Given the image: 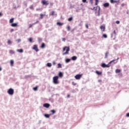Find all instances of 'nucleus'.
Wrapping results in <instances>:
<instances>
[{
    "label": "nucleus",
    "instance_id": "nucleus-1",
    "mask_svg": "<svg viewBox=\"0 0 129 129\" xmlns=\"http://www.w3.org/2000/svg\"><path fill=\"white\" fill-rule=\"evenodd\" d=\"M118 59H119V58L118 57L116 59L111 60L110 62H109L108 63V64H106L105 63H103L101 64V66L103 68H108L110 67V66L109 65V64H111V63H113V64H116V63H117V61H116V60H118ZM116 61L115 62H114V61Z\"/></svg>",
    "mask_w": 129,
    "mask_h": 129
},
{
    "label": "nucleus",
    "instance_id": "nucleus-2",
    "mask_svg": "<svg viewBox=\"0 0 129 129\" xmlns=\"http://www.w3.org/2000/svg\"><path fill=\"white\" fill-rule=\"evenodd\" d=\"M59 77L58 76H54L53 77L52 80H53V83L54 84H59Z\"/></svg>",
    "mask_w": 129,
    "mask_h": 129
},
{
    "label": "nucleus",
    "instance_id": "nucleus-3",
    "mask_svg": "<svg viewBox=\"0 0 129 129\" xmlns=\"http://www.w3.org/2000/svg\"><path fill=\"white\" fill-rule=\"evenodd\" d=\"M65 50H66V52L62 53L63 55H68V54H69V51H70V48H69V47L65 46L63 48V51H65Z\"/></svg>",
    "mask_w": 129,
    "mask_h": 129
},
{
    "label": "nucleus",
    "instance_id": "nucleus-4",
    "mask_svg": "<svg viewBox=\"0 0 129 129\" xmlns=\"http://www.w3.org/2000/svg\"><path fill=\"white\" fill-rule=\"evenodd\" d=\"M7 93H8L9 95H14V93H15V91L13 89L10 88L7 91Z\"/></svg>",
    "mask_w": 129,
    "mask_h": 129
},
{
    "label": "nucleus",
    "instance_id": "nucleus-5",
    "mask_svg": "<svg viewBox=\"0 0 129 129\" xmlns=\"http://www.w3.org/2000/svg\"><path fill=\"white\" fill-rule=\"evenodd\" d=\"M41 3L43 6H48V5H49V1H48L42 0Z\"/></svg>",
    "mask_w": 129,
    "mask_h": 129
},
{
    "label": "nucleus",
    "instance_id": "nucleus-6",
    "mask_svg": "<svg viewBox=\"0 0 129 129\" xmlns=\"http://www.w3.org/2000/svg\"><path fill=\"white\" fill-rule=\"evenodd\" d=\"M83 75V74H78V75H77L75 76V78L77 80H79V79H80L82 77V76Z\"/></svg>",
    "mask_w": 129,
    "mask_h": 129
},
{
    "label": "nucleus",
    "instance_id": "nucleus-7",
    "mask_svg": "<svg viewBox=\"0 0 129 129\" xmlns=\"http://www.w3.org/2000/svg\"><path fill=\"white\" fill-rule=\"evenodd\" d=\"M32 49L36 52H39V48H38V45L37 44L34 45Z\"/></svg>",
    "mask_w": 129,
    "mask_h": 129
},
{
    "label": "nucleus",
    "instance_id": "nucleus-8",
    "mask_svg": "<svg viewBox=\"0 0 129 129\" xmlns=\"http://www.w3.org/2000/svg\"><path fill=\"white\" fill-rule=\"evenodd\" d=\"M43 107H46V108H49L50 107V104L45 103L43 104Z\"/></svg>",
    "mask_w": 129,
    "mask_h": 129
},
{
    "label": "nucleus",
    "instance_id": "nucleus-9",
    "mask_svg": "<svg viewBox=\"0 0 129 129\" xmlns=\"http://www.w3.org/2000/svg\"><path fill=\"white\" fill-rule=\"evenodd\" d=\"M103 7L104 8H108L109 7V3H106L103 4Z\"/></svg>",
    "mask_w": 129,
    "mask_h": 129
},
{
    "label": "nucleus",
    "instance_id": "nucleus-10",
    "mask_svg": "<svg viewBox=\"0 0 129 129\" xmlns=\"http://www.w3.org/2000/svg\"><path fill=\"white\" fill-rule=\"evenodd\" d=\"M95 73L97 74V75H102V72H99L98 71H96L95 72Z\"/></svg>",
    "mask_w": 129,
    "mask_h": 129
},
{
    "label": "nucleus",
    "instance_id": "nucleus-11",
    "mask_svg": "<svg viewBox=\"0 0 129 129\" xmlns=\"http://www.w3.org/2000/svg\"><path fill=\"white\" fill-rule=\"evenodd\" d=\"M100 29L103 31L104 32V31H105V27L103 26H100Z\"/></svg>",
    "mask_w": 129,
    "mask_h": 129
},
{
    "label": "nucleus",
    "instance_id": "nucleus-12",
    "mask_svg": "<svg viewBox=\"0 0 129 129\" xmlns=\"http://www.w3.org/2000/svg\"><path fill=\"white\" fill-rule=\"evenodd\" d=\"M45 16H46V15L40 14L39 19L42 20V19H43Z\"/></svg>",
    "mask_w": 129,
    "mask_h": 129
},
{
    "label": "nucleus",
    "instance_id": "nucleus-13",
    "mask_svg": "<svg viewBox=\"0 0 129 129\" xmlns=\"http://www.w3.org/2000/svg\"><path fill=\"white\" fill-rule=\"evenodd\" d=\"M45 47H46V45H45V44L44 43H42L40 48H42V49H44V48H45Z\"/></svg>",
    "mask_w": 129,
    "mask_h": 129
},
{
    "label": "nucleus",
    "instance_id": "nucleus-14",
    "mask_svg": "<svg viewBox=\"0 0 129 129\" xmlns=\"http://www.w3.org/2000/svg\"><path fill=\"white\" fill-rule=\"evenodd\" d=\"M17 52L19 53H23L24 52V50L23 49H17Z\"/></svg>",
    "mask_w": 129,
    "mask_h": 129
},
{
    "label": "nucleus",
    "instance_id": "nucleus-15",
    "mask_svg": "<svg viewBox=\"0 0 129 129\" xmlns=\"http://www.w3.org/2000/svg\"><path fill=\"white\" fill-rule=\"evenodd\" d=\"M72 59L73 61H75V60H77V56H74L72 57Z\"/></svg>",
    "mask_w": 129,
    "mask_h": 129
},
{
    "label": "nucleus",
    "instance_id": "nucleus-16",
    "mask_svg": "<svg viewBox=\"0 0 129 129\" xmlns=\"http://www.w3.org/2000/svg\"><path fill=\"white\" fill-rule=\"evenodd\" d=\"M111 4H113L114 3H117V1H114V0H110V1Z\"/></svg>",
    "mask_w": 129,
    "mask_h": 129
},
{
    "label": "nucleus",
    "instance_id": "nucleus-17",
    "mask_svg": "<svg viewBox=\"0 0 129 129\" xmlns=\"http://www.w3.org/2000/svg\"><path fill=\"white\" fill-rule=\"evenodd\" d=\"M12 27H17L18 26V23H13L11 24Z\"/></svg>",
    "mask_w": 129,
    "mask_h": 129
},
{
    "label": "nucleus",
    "instance_id": "nucleus-18",
    "mask_svg": "<svg viewBox=\"0 0 129 129\" xmlns=\"http://www.w3.org/2000/svg\"><path fill=\"white\" fill-rule=\"evenodd\" d=\"M55 15V11H52L50 14L49 16H54Z\"/></svg>",
    "mask_w": 129,
    "mask_h": 129
},
{
    "label": "nucleus",
    "instance_id": "nucleus-19",
    "mask_svg": "<svg viewBox=\"0 0 129 129\" xmlns=\"http://www.w3.org/2000/svg\"><path fill=\"white\" fill-rule=\"evenodd\" d=\"M121 70H119V69H116L115 70V73H120V72H121Z\"/></svg>",
    "mask_w": 129,
    "mask_h": 129
},
{
    "label": "nucleus",
    "instance_id": "nucleus-20",
    "mask_svg": "<svg viewBox=\"0 0 129 129\" xmlns=\"http://www.w3.org/2000/svg\"><path fill=\"white\" fill-rule=\"evenodd\" d=\"M57 25L58 26H63V25H64L63 23H61V22H57Z\"/></svg>",
    "mask_w": 129,
    "mask_h": 129
},
{
    "label": "nucleus",
    "instance_id": "nucleus-21",
    "mask_svg": "<svg viewBox=\"0 0 129 129\" xmlns=\"http://www.w3.org/2000/svg\"><path fill=\"white\" fill-rule=\"evenodd\" d=\"M14 61L13 60H11L10 61L11 66H14Z\"/></svg>",
    "mask_w": 129,
    "mask_h": 129
},
{
    "label": "nucleus",
    "instance_id": "nucleus-22",
    "mask_svg": "<svg viewBox=\"0 0 129 129\" xmlns=\"http://www.w3.org/2000/svg\"><path fill=\"white\" fill-rule=\"evenodd\" d=\"M58 75L59 77H63V73H62V72H59Z\"/></svg>",
    "mask_w": 129,
    "mask_h": 129
},
{
    "label": "nucleus",
    "instance_id": "nucleus-23",
    "mask_svg": "<svg viewBox=\"0 0 129 129\" xmlns=\"http://www.w3.org/2000/svg\"><path fill=\"white\" fill-rule=\"evenodd\" d=\"M38 86H37L36 87H34L33 88V90H34V91H37V90H38Z\"/></svg>",
    "mask_w": 129,
    "mask_h": 129
},
{
    "label": "nucleus",
    "instance_id": "nucleus-24",
    "mask_svg": "<svg viewBox=\"0 0 129 129\" xmlns=\"http://www.w3.org/2000/svg\"><path fill=\"white\" fill-rule=\"evenodd\" d=\"M9 53H10V54H15V51H14V50H10L9 51Z\"/></svg>",
    "mask_w": 129,
    "mask_h": 129
},
{
    "label": "nucleus",
    "instance_id": "nucleus-25",
    "mask_svg": "<svg viewBox=\"0 0 129 129\" xmlns=\"http://www.w3.org/2000/svg\"><path fill=\"white\" fill-rule=\"evenodd\" d=\"M44 116H45V117H46L47 118H49V117H50V114H45L44 115Z\"/></svg>",
    "mask_w": 129,
    "mask_h": 129
},
{
    "label": "nucleus",
    "instance_id": "nucleus-26",
    "mask_svg": "<svg viewBox=\"0 0 129 129\" xmlns=\"http://www.w3.org/2000/svg\"><path fill=\"white\" fill-rule=\"evenodd\" d=\"M14 18L11 19L10 20V23H11V24H12V23H14Z\"/></svg>",
    "mask_w": 129,
    "mask_h": 129
},
{
    "label": "nucleus",
    "instance_id": "nucleus-27",
    "mask_svg": "<svg viewBox=\"0 0 129 129\" xmlns=\"http://www.w3.org/2000/svg\"><path fill=\"white\" fill-rule=\"evenodd\" d=\"M47 67H51V66H52V63L48 62L47 63Z\"/></svg>",
    "mask_w": 129,
    "mask_h": 129
},
{
    "label": "nucleus",
    "instance_id": "nucleus-28",
    "mask_svg": "<svg viewBox=\"0 0 129 129\" xmlns=\"http://www.w3.org/2000/svg\"><path fill=\"white\" fill-rule=\"evenodd\" d=\"M70 61H71V59H69V58H67V59H66V62L67 63H69V62H70Z\"/></svg>",
    "mask_w": 129,
    "mask_h": 129
},
{
    "label": "nucleus",
    "instance_id": "nucleus-29",
    "mask_svg": "<svg viewBox=\"0 0 129 129\" xmlns=\"http://www.w3.org/2000/svg\"><path fill=\"white\" fill-rule=\"evenodd\" d=\"M28 41H29L30 43H32V42L33 41V38H32V37L29 38Z\"/></svg>",
    "mask_w": 129,
    "mask_h": 129
},
{
    "label": "nucleus",
    "instance_id": "nucleus-30",
    "mask_svg": "<svg viewBox=\"0 0 129 129\" xmlns=\"http://www.w3.org/2000/svg\"><path fill=\"white\" fill-rule=\"evenodd\" d=\"M50 112H52V114H54V113H55V112H56V111H55V110H51Z\"/></svg>",
    "mask_w": 129,
    "mask_h": 129
},
{
    "label": "nucleus",
    "instance_id": "nucleus-31",
    "mask_svg": "<svg viewBox=\"0 0 129 129\" xmlns=\"http://www.w3.org/2000/svg\"><path fill=\"white\" fill-rule=\"evenodd\" d=\"M58 68H62V66L61 65L60 63H58Z\"/></svg>",
    "mask_w": 129,
    "mask_h": 129
},
{
    "label": "nucleus",
    "instance_id": "nucleus-32",
    "mask_svg": "<svg viewBox=\"0 0 129 129\" xmlns=\"http://www.w3.org/2000/svg\"><path fill=\"white\" fill-rule=\"evenodd\" d=\"M72 20H73V17H70V18L68 19V21L69 22L72 21Z\"/></svg>",
    "mask_w": 129,
    "mask_h": 129
},
{
    "label": "nucleus",
    "instance_id": "nucleus-33",
    "mask_svg": "<svg viewBox=\"0 0 129 129\" xmlns=\"http://www.w3.org/2000/svg\"><path fill=\"white\" fill-rule=\"evenodd\" d=\"M67 29H68V31H70L71 27H70V26H68Z\"/></svg>",
    "mask_w": 129,
    "mask_h": 129
},
{
    "label": "nucleus",
    "instance_id": "nucleus-34",
    "mask_svg": "<svg viewBox=\"0 0 129 129\" xmlns=\"http://www.w3.org/2000/svg\"><path fill=\"white\" fill-rule=\"evenodd\" d=\"M103 38H107V35L106 34H103Z\"/></svg>",
    "mask_w": 129,
    "mask_h": 129
},
{
    "label": "nucleus",
    "instance_id": "nucleus-35",
    "mask_svg": "<svg viewBox=\"0 0 129 129\" xmlns=\"http://www.w3.org/2000/svg\"><path fill=\"white\" fill-rule=\"evenodd\" d=\"M8 44H9V45L12 44V41L10 40H8Z\"/></svg>",
    "mask_w": 129,
    "mask_h": 129
},
{
    "label": "nucleus",
    "instance_id": "nucleus-36",
    "mask_svg": "<svg viewBox=\"0 0 129 129\" xmlns=\"http://www.w3.org/2000/svg\"><path fill=\"white\" fill-rule=\"evenodd\" d=\"M89 2L91 5H93V0H89Z\"/></svg>",
    "mask_w": 129,
    "mask_h": 129
},
{
    "label": "nucleus",
    "instance_id": "nucleus-37",
    "mask_svg": "<svg viewBox=\"0 0 129 129\" xmlns=\"http://www.w3.org/2000/svg\"><path fill=\"white\" fill-rule=\"evenodd\" d=\"M21 39H18L17 40H16V42H18V43H20V42H21Z\"/></svg>",
    "mask_w": 129,
    "mask_h": 129
},
{
    "label": "nucleus",
    "instance_id": "nucleus-38",
    "mask_svg": "<svg viewBox=\"0 0 129 129\" xmlns=\"http://www.w3.org/2000/svg\"><path fill=\"white\" fill-rule=\"evenodd\" d=\"M108 55V52H106L105 58H107V55Z\"/></svg>",
    "mask_w": 129,
    "mask_h": 129
},
{
    "label": "nucleus",
    "instance_id": "nucleus-39",
    "mask_svg": "<svg viewBox=\"0 0 129 129\" xmlns=\"http://www.w3.org/2000/svg\"><path fill=\"white\" fill-rule=\"evenodd\" d=\"M95 6H97V5H98V3H98V0H95Z\"/></svg>",
    "mask_w": 129,
    "mask_h": 129
},
{
    "label": "nucleus",
    "instance_id": "nucleus-40",
    "mask_svg": "<svg viewBox=\"0 0 129 129\" xmlns=\"http://www.w3.org/2000/svg\"><path fill=\"white\" fill-rule=\"evenodd\" d=\"M72 84H73V85L75 86V85H76L77 84H76V83L73 82Z\"/></svg>",
    "mask_w": 129,
    "mask_h": 129
},
{
    "label": "nucleus",
    "instance_id": "nucleus-41",
    "mask_svg": "<svg viewBox=\"0 0 129 129\" xmlns=\"http://www.w3.org/2000/svg\"><path fill=\"white\" fill-rule=\"evenodd\" d=\"M97 7H94L93 9H92V10H95V11H96V10H97Z\"/></svg>",
    "mask_w": 129,
    "mask_h": 129
},
{
    "label": "nucleus",
    "instance_id": "nucleus-42",
    "mask_svg": "<svg viewBox=\"0 0 129 129\" xmlns=\"http://www.w3.org/2000/svg\"><path fill=\"white\" fill-rule=\"evenodd\" d=\"M33 25H34V24H30L29 25V28H32V27H33Z\"/></svg>",
    "mask_w": 129,
    "mask_h": 129
},
{
    "label": "nucleus",
    "instance_id": "nucleus-43",
    "mask_svg": "<svg viewBox=\"0 0 129 129\" xmlns=\"http://www.w3.org/2000/svg\"><path fill=\"white\" fill-rule=\"evenodd\" d=\"M115 23H116V24H119L120 22H119V21H116L115 22Z\"/></svg>",
    "mask_w": 129,
    "mask_h": 129
},
{
    "label": "nucleus",
    "instance_id": "nucleus-44",
    "mask_svg": "<svg viewBox=\"0 0 129 129\" xmlns=\"http://www.w3.org/2000/svg\"><path fill=\"white\" fill-rule=\"evenodd\" d=\"M126 116L127 117H129V112L127 113H126Z\"/></svg>",
    "mask_w": 129,
    "mask_h": 129
},
{
    "label": "nucleus",
    "instance_id": "nucleus-45",
    "mask_svg": "<svg viewBox=\"0 0 129 129\" xmlns=\"http://www.w3.org/2000/svg\"><path fill=\"white\" fill-rule=\"evenodd\" d=\"M37 23H39V21H36L35 23H33V25H35V24H37Z\"/></svg>",
    "mask_w": 129,
    "mask_h": 129
},
{
    "label": "nucleus",
    "instance_id": "nucleus-46",
    "mask_svg": "<svg viewBox=\"0 0 129 129\" xmlns=\"http://www.w3.org/2000/svg\"><path fill=\"white\" fill-rule=\"evenodd\" d=\"M62 40L63 42H65V41H66V39H65V38H63Z\"/></svg>",
    "mask_w": 129,
    "mask_h": 129
},
{
    "label": "nucleus",
    "instance_id": "nucleus-47",
    "mask_svg": "<svg viewBox=\"0 0 129 129\" xmlns=\"http://www.w3.org/2000/svg\"><path fill=\"white\" fill-rule=\"evenodd\" d=\"M86 28H87V29H88V24H86Z\"/></svg>",
    "mask_w": 129,
    "mask_h": 129
},
{
    "label": "nucleus",
    "instance_id": "nucleus-48",
    "mask_svg": "<svg viewBox=\"0 0 129 129\" xmlns=\"http://www.w3.org/2000/svg\"><path fill=\"white\" fill-rule=\"evenodd\" d=\"M14 29H12L11 30L10 32H11V33H12V32H14Z\"/></svg>",
    "mask_w": 129,
    "mask_h": 129
},
{
    "label": "nucleus",
    "instance_id": "nucleus-49",
    "mask_svg": "<svg viewBox=\"0 0 129 129\" xmlns=\"http://www.w3.org/2000/svg\"><path fill=\"white\" fill-rule=\"evenodd\" d=\"M113 33H114V35L116 36V32H115V30H114Z\"/></svg>",
    "mask_w": 129,
    "mask_h": 129
},
{
    "label": "nucleus",
    "instance_id": "nucleus-50",
    "mask_svg": "<svg viewBox=\"0 0 129 129\" xmlns=\"http://www.w3.org/2000/svg\"><path fill=\"white\" fill-rule=\"evenodd\" d=\"M87 0H82L83 3H86Z\"/></svg>",
    "mask_w": 129,
    "mask_h": 129
},
{
    "label": "nucleus",
    "instance_id": "nucleus-51",
    "mask_svg": "<svg viewBox=\"0 0 129 129\" xmlns=\"http://www.w3.org/2000/svg\"><path fill=\"white\" fill-rule=\"evenodd\" d=\"M68 98H69V97H70V95L68 94L67 96Z\"/></svg>",
    "mask_w": 129,
    "mask_h": 129
},
{
    "label": "nucleus",
    "instance_id": "nucleus-52",
    "mask_svg": "<svg viewBox=\"0 0 129 129\" xmlns=\"http://www.w3.org/2000/svg\"><path fill=\"white\" fill-rule=\"evenodd\" d=\"M2 16H3V13L0 12V17H2Z\"/></svg>",
    "mask_w": 129,
    "mask_h": 129
},
{
    "label": "nucleus",
    "instance_id": "nucleus-53",
    "mask_svg": "<svg viewBox=\"0 0 129 129\" xmlns=\"http://www.w3.org/2000/svg\"><path fill=\"white\" fill-rule=\"evenodd\" d=\"M55 64H56V62H55V61H53V65H55Z\"/></svg>",
    "mask_w": 129,
    "mask_h": 129
},
{
    "label": "nucleus",
    "instance_id": "nucleus-54",
    "mask_svg": "<svg viewBox=\"0 0 129 129\" xmlns=\"http://www.w3.org/2000/svg\"><path fill=\"white\" fill-rule=\"evenodd\" d=\"M2 68H0V71H2Z\"/></svg>",
    "mask_w": 129,
    "mask_h": 129
},
{
    "label": "nucleus",
    "instance_id": "nucleus-55",
    "mask_svg": "<svg viewBox=\"0 0 129 129\" xmlns=\"http://www.w3.org/2000/svg\"><path fill=\"white\" fill-rule=\"evenodd\" d=\"M39 41H42V39H39Z\"/></svg>",
    "mask_w": 129,
    "mask_h": 129
},
{
    "label": "nucleus",
    "instance_id": "nucleus-56",
    "mask_svg": "<svg viewBox=\"0 0 129 129\" xmlns=\"http://www.w3.org/2000/svg\"><path fill=\"white\" fill-rule=\"evenodd\" d=\"M50 5H51V6H52V5H53V4H50Z\"/></svg>",
    "mask_w": 129,
    "mask_h": 129
},
{
    "label": "nucleus",
    "instance_id": "nucleus-57",
    "mask_svg": "<svg viewBox=\"0 0 129 129\" xmlns=\"http://www.w3.org/2000/svg\"><path fill=\"white\" fill-rule=\"evenodd\" d=\"M100 81H101V80H99V82H100Z\"/></svg>",
    "mask_w": 129,
    "mask_h": 129
}]
</instances>
